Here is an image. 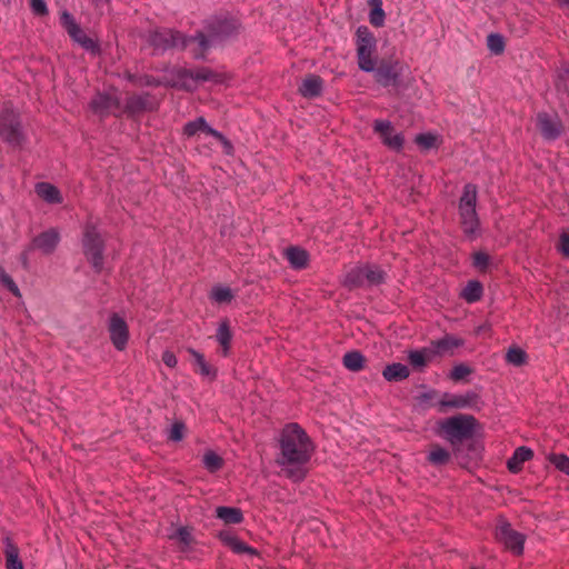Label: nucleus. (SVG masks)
<instances>
[{
	"instance_id": "nucleus-10",
	"label": "nucleus",
	"mask_w": 569,
	"mask_h": 569,
	"mask_svg": "<svg viewBox=\"0 0 569 569\" xmlns=\"http://www.w3.org/2000/svg\"><path fill=\"white\" fill-rule=\"evenodd\" d=\"M536 123L538 130L546 140H556L563 131L560 119L557 116H550L546 112L537 114Z\"/></svg>"
},
{
	"instance_id": "nucleus-32",
	"label": "nucleus",
	"mask_w": 569,
	"mask_h": 569,
	"mask_svg": "<svg viewBox=\"0 0 569 569\" xmlns=\"http://www.w3.org/2000/svg\"><path fill=\"white\" fill-rule=\"evenodd\" d=\"M190 355L193 357L197 366H198V371L201 376H204V377H209L211 379H213L216 377V369H213L206 360H204V357L203 355H201L200 352L193 350V349H190L189 350Z\"/></svg>"
},
{
	"instance_id": "nucleus-22",
	"label": "nucleus",
	"mask_w": 569,
	"mask_h": 569,
	"mask_svg": "<svg viewBox=\"0 0 569 569\" xmlns=\"http://www.w3.org/2000/svg\"><path fill=\"white\" fill-rule=\"evenodd\" d=\"M37 194L49 203H61L62 198L58 188L48 182H40L36 186Z\"/></svg>"
},
{
	"instance_id": "nucleus-16",
	"label": "nucleus",
	"mask_w": 569,
	"mask_h": 569,
	"mask_svg": "<svg viewBox=\"0 0 569 569\" xmlns=\"http://www.w3.org/2000/svg\"><path fill=\"white\" fill-rule=\"evenodd\" d=\"M375 79L383 87L396 84L399 78V71L396 64H386L375 68Z\"/></svg>"
},
{
	"instance_id": "nucleus-34",
	"label": "nucleus",
	"mask_w": 569,
	"mask_h": 569,
	"mask_svg": "<svg viewBox=\"0 0 569 569\" xmlns=\"http://www.w3.org/2000/svg\"><path fill=\"white\" fill-rule=\"evenodd\" d=\"M482 296V286L478 281H469L468 284L465 287V289L461 292V297L467 302H476L478 301Z\"/></svg>"
},
{
	"instance_id": "nucleus-55",
	"label": "nucleus",
	"mask_w": 569,
	"mask_h": 569,
	"mask_svg": "<svg viewBox=\"0 0 569 569\" xmlns=\"http://www.w3.org/2000/svg\"><path fill=\"white\" fill-rule=\"evenodd\" d=\"M4 273H6L4 269L2 267H0V278H2V274H4Z\"/></svg>"
},
{
	"instance_id": "nucleus-30",
	"label": "nucleus",
	"mask_w": 569,
	"mask_h": 569,
	"mask_svg": "<svg viewBox=\"0 0 569 569\" xmlns=\"http://www.w3.org/2000/svg\"><path fill=\"white\" fill-rule=\"evenodd\" d=\"M463 345V340L453 336H446L442 339L433 342V346L439 353L451 352L453 349Z\"/></svg>"
},
{
	"instance_id": "nucleus-36",
	"label": "nucleus",
	"mask_w": 569,
	"mask_h": 569,
	"mask_svg": "<svg viewBox=\"0 0 569 569\" xmlns=\"http://www.w3.org/2000/svg\"><path fill=\"white\" fill-rule=\"evenodd\" d=\"M210 298L218 303H228L233 299V292L229 287L216 286L210 292Z\"/></svg>"
},
{
	"instance_id": "nucleus-49",
	"label": "nucleus",
	"mask_w": 569,
	"mask_h": 569,
	"mask_svg": "<svg viewBox=\"0 0 569 569\" xmlns=\"http://www.w3.org/2000/svg\"><path fill=\"white\" fill-rule=\"evenodd\" d=\"M60 19H61L62 26L67 29L69 34L79 28V26L76 23L73 17L67 11H63L61 13Z\"/></svg>"
},
{
	"instance_id": "nucleus-48",
	"label": "nucleus",
	"mask_w": 569,
	"mask_h": 569,
	"mask_svg": "<svg viewBox=\"0 0 569 569\" xmlns=\"http://www.w3.org/2000/svg\"><path fill=\"white\" fill-rule=\"evenodd\" d=\"M471 373V369L466 365H457L450 372V378L455 381H459Z\"/></svg>"
},
{
	"instance_id": "nucleus-13",
	"label": "nucleus",
	"mask_w": 569,
	"mask_h": 569,
	"mask_svg": "<svg viewBox=\"0 0 569 569\" xmlns=\"http://www.w3.org/2000/svg\"><path fill=\"white\" fill-rule=\"evenodd\" d=\"M91 108L97 113L119 112L120 98L116 91L98 93L91 101Z\"/></svg>"
},
{
	"instance_id": "nucleus-45",
	"label": "nucleus",
	"mask_w": 569,
	"mask_h": 569,
	"mask_svg": "<svg viewBox=\"0 0 569 569\" xmlns=\"http://www.w3.org/2000/svg\"><path fill=\"white\" fill-rule=\"evenodd\" d=\"M416 142L425 150L436 147L437 137L431 133H421L416 137Z\"/></svg>"
},
{
	"instance_id": "nucleus-9",
	"label": "nucleus",
	"mask_w": 569,
	"mask_h": 569,
	"mask_svg": "<svg viewBox=\"0 0 569 569\" xmlns=\"http://www.w3.org/2000/svg\"><path fill=\"white\" fill-rule=\"evenodd\" d=\"M108 330L114 348L119 351L124 350L129 340V329L123 318L113 313L109 319Z\"/></svg>"
},
{
	"instance_id": "nucleus-5",
	"label": "nucleus",
	"mask_w": 569,
	"mask_h": 569,
	"mask_svg": "<svg viewBox=\"0 0 569 569\" xmlns=\"http://www.w3.org/2000/svg\"><path fill=\"white\" fill-rule=\"evenodd\" d=\"M477 420L469 415H457L440 422V428L447 439L452 443H458L472 438Z\"/></svg>"
},
{
	"instance_id": "nucleus-54",
	"label": "nucleus",
	"mask_w": 569,
	"mask_h": 569,
	"mask_svg": "<svg viewBox=\"0 0 569 569\" xmlns=\"http://www.w3.org/2000/svg\"><path fill=\"white\" fill-rule=\"evenodd\" d=\"M162 361L169 368H174L177 366V358L174 353L169 350L162 353Z\"/></svg>"
},
{
	"instance_id": "nucleus-35",
	"label": "nucleus",
	"mask_w": 569,
	"mask_h": 569,
	"mask_svg": "<svg viewBox=\"0 0 569 569\" xmlns=\"http://www.w3.org/2000/svg\"><path fill=\"white\" fill-rule=\"evenodd\" d=\"M376 49V39L367 27L357 30V48Z\"/></svg>"
},
{
	"instance_id": "nucleus-11",
	"label": "nucleus",
	"mask_w": 569,
	"mask_h": 569,
	"mask_svg": "<svg viewBox=\"0 0 569 569\" xmlns=\"http://www.w3.org/2000/svg\"><path fill=\"white\" fill-rule=\"evenodd\" d=\"M373 130L377 132L383 144L388 148L399 151L403 146V138L400 133H396L391 122L386 120H376Z\"/></svg>"
},
{
	"instance_id": "nucleus-53",
	"label": "nucleus",
	"mask_w": 569,
	"mask_h": 569,
	"mask_svg": "<svg viewBox=\"0 0 569 569\" xmlns=\"http://www.w3.org/2000/svg\"><path fill=\"white\" fill-rule=\"evenodd\" d=\"M559 250L565 257L569 258V234L568 233H562L560 236Z\"/></svg>"
},
{
	"instance_id": "nucleus-19",
	"label": "nucleus",
	"mask_w": 569,
	"mask_h": 569,
	"mask_svg": "<svg viewBox=\"0 0 569 569\" xmlns=\"http://www.w3.org/2000/svg\"><path fill=\"white\" fill-rule=\"evenodd\" d=\"M284 257L293 269H305L309 262V253L299 247H289Z\"/></svg>"
},
{
	"instance_id": "nucleus-42",
	"label": "nucleus",
	"mask_w": 569,
	"mask_h": 569,
	"mask_svg": "<svg viewBox=\"0 0 569 569\" xmlns=\"http://www.w3.org/2000/svg\"><path fill=\"white\" fill-rule=\"evenodd\" d=\"M548 459L559 471L569 476V458L566 455L552 453Z\"/></svg>"
},
{
	"instance_id": "nucleus-52",
	"label": "nucleus",
	"mask_w": 569,
	"mask_h": 569,
	"mask_svg": "<svg viewBox=\"0 0 569 569\" xmlns=\"http://www.w3.org/2000/svg\"><path fill=\"white\" fill-rule=\"evenodd\" d=\"M237 26L231 21H223L219 23L216 34L217 36H229L236 30Z\"/></svg>"
},
{
	"instance_id": "nucleus-51",
	"label": "nucleus",
	"mask_w": 569,
	"mask_h": 569,
	"mask_svg": "<svg viewBox=\"0 0 569 569\" xmlns=\"http://www.w3.org/2000/svg\"><path fill=\"white\" fill-rule=\"evenodd\" d=\"M0 282L14 296H20V290L13 279L6 272L2 274V278H0Z\"/></svg>"
},
{
	"instance_id": "nucleus-29",
	"label": "nucleus",
	"mask_w": 569,
	"mask_h": 569,
	"mask_svg": "<svg viewBox=\"0 0 569 569\" xmlns=\"http://www.w3.org/2000/svg\"><path fill=\"white\" fill-rule=\"evenodd\" d=\"M216 515L226 523L236 525L240 523L243 519L241 510L233 507H218L216 509Z\"/></svg>"
},
{
	"instance_id": "nucleus-56",
	"label": "nucleus",
	"mask_w": 569,
	"mask_h": 569,
	"mask_svg": "<svg viewBox=\"0 0 569 569\" xmlns=\"http://www.w3.org/2000/svg\"><path fill=\"white\" fill-rule=\"evenodd\" d=\"M183 87L190 88L189 84L186 81H183Z\"/></svg>"
},
{
	"instance_id": "nucleus-18",
	"label": "nucleus",
	"mask_w": 569,
	"mask_h": 569,
	"mask_svg": "<svg viewBox=\"0 0 569 569\" xmlns=\"http://www.w3.org/2000/svg\"><path fill=\"white\" fill-rule=\"evenodd\" d=\"M221 541L229 547L234 553H248L250 556H257L258 552L256 549L249 547L243 541H241L238 537L229 533V532H222L220 535Z\"/></svg>"
},
{
	"instance_id": "nucleus-28",
	"label": "nucleus",
	"mask_w": 569,
	"mask_h": 569,
	"mask_svg": "<svg viewBox=\"0 0 569 569\" xmlns=\"http://www.w3.org/2000/svg\"><path fill=\"white\" fill-rule=\"evenodd\" d=\"M170 539L176 540L181 551H187L194 543L192 532L187 527H181L177 531L170 535Z\"/></svg>"
},
{
	"instance_id": "nucleus-17",
	"label": "nucleus",
	"mask_w": 569,
	"mask_h": 569,
	"mask_svg": "<svg viewBox=\"0 0 569 569\" xmlns=\"http://www.w3.org/2000/svg\"><path fill=\"white\" fill-rule=\"evenodd\" d=\"M322 88V79L319 76L309 74L303 79L299 87V91L306 98H313L320 96Z\"/></svg>"
},
{
	"instance_id": "nucleus-26",
	"label": "nucleus",
	"mask_w": 569,
	"mask_h": 569,
	"mask_svg": "<svg viewBox=\"0 0 569 569\" xmlns=\"http://www.w3.org/2000/svg\"><path fill=\"white\" fill-rule=\"evenodd\" d=\"M410 371L407 366L402 363H392L387 366L382 376L388 381H400L406 379L409 376Z\"/></svg>"
},
{
	"instance_id": "nucleus-44",
	"label": "nucleus",
	"mask_w": 569,
	"mask_h": 569,
	"mask_svg": "<svg viewBox=\"0 0 569 569\" xmlns=\"http://www.w3.org/2000/svg\"><path fill=\"white\" fill-rule=\"evenodd\" d=\"M487 46L491 52L499 54L505 49L503 38L500 34L491 33L488 36Z\"/></svg>"
},
{
	"instance_id": "nucleus-15",
	"label": "nucleus",
	"mask_w": 569,
	"mask_h": 569,
	"mask_svg": "<svg viewBox=\"0 0 569 569\" xmlns=\"http://www.w3.org/2000/svg\"><path fill=\"white\" fill-rule=\"evenodd\" d=\"M178 74L183 80L190 79L193 81H211L214 83L224 81V77L222 74L216 73L208 68H199L194 70L181 69Z\"/></svg>"
},
{
	"instance_id": "nucleus-37",
	"label": "nucleus",
	"mask_w": 569,
	"mask_h": 569,
	"mask_svg": "<svg viewBox=\"0 0 569 569\" xmlns=\"http://www.w3.org/2000/svg\"><path fill=\"white\" fill-rule=\"evenodd\" d=\"M432 353L433 351L429 349L413 350L409 352L408 359L413 367L421 368L426 366Z\"/></svg>"
},
{
	"instance_id": "nucleus-47",
	"label": "nucleus",
	"mask_w": 569,
	"mask_h": 569,
	"mask_svg": "<svg viewBox=\"0 0 569 569\" xmlns=\"http://www.w3.org/2000/svg\"><path fill=\"white\" fill-rule=\"evenodd\" d=\"M186 432V426L182 422H174L169 431V439L172 441H180L183 439Z\"/></svg>"
},
{
	"instance_id": "nucleus-46",
	"label": "nucleus",
	"mask_w": 569,
	"mask_h": 569,
	"mask_svg": "<svg viewBox=\"0 0 569 569\" xmlns=\"http://www.w3.org/2000/svg\"><path fill=\"white\" fill-rule=\"evenodd\" d=\"M490 263V257L482 251L476 252L473 254V266L480 271L487 270Z\"/></svg>"
},
{
	"instance_id": "nucleus-38",
	"label": "nucleus",
	"mask_w": 569,
	"mask_h": 569,
	"mask_svg": "<svg viewBox=\"0 0 569 569\" xmlns=\"http://www.w3.org/2000/svg\"><path fill=\"white\" fill-rule=\"evenodd\" d=\"M385 281V272L375 266L366 264V286H376Z\"/></svg>"
},
{
	"instance_id": "nucleus-50",
	"label": "nucleus",
	"mask_w": 569,
	"mask_h": 569,
	"mask_svg": "<svg viewBox=\"0 0 569 569\" xmlns=\"http://www.w3.org/2000/svg\"><path fill=\"white\" fill-rule=\"evenodd\" d=\"M30 8L36 16H47L48 7L44 0H30Z\"/></svg>"
},
{
	"instance_id": "nucleus-21",
	"label": "nucleus",
	"mask_w": 569,
	"mask_h": 569,
	"mask_svg": "<svg viewBox=\"0 0 569 569\" xmlns=\"http://www.w3.org/2000/svg\"><path fill=\"white\" fill-rule=\"evenodd\" d=\"M533 452L531 449L527 447H519L513 452L512 457L508 460L507 466L508 469L516 473L521 470L522 463L532 458Z\"/></svg>"
},
{
	"instance_id": "nucleus-4",
	"label": "nucleus",
	"mask_w": 569,
	"mask_h": 569,
	"mask_svg": "<svg viewBox=\"0 0 569 569\" xmlns=\"http://www.w3.org/2000/svg\"><path fill=\"white\" fill-rule=\"evenodd\" d=\"M477 188L468 183L459 201V216L463 233L470 238L478 234L479 219L476 212Z\"/></svg>"
},
{
	"instance_id": "nucleus-27",
	"label": "nucleus",
	"mask_w": 569,
	"mask_h": 569,
	"mask_svg": "<svg viewBox=\"0 0 569 569\" xmlns=\"http://www.w3.org/2000/svg\"><path fill=\"white\" fill-rule=\"evenodd\" d=\"M151 102L148 96L137 94L131 96L126 101V109L130 113H138L151 109Z\"/></svg>"
},
{
	"instance_id": "nucleus-43",
	"label": "nucleus",
	"mask_w": 569,
	"mask_h": 569,
	"mask_svg": "<svg viewBox=\"0 0 569 569\" xmlns=\"http://www.w3.org/2000/svg\"><path fill=\"white\" fill-rule=\"evenodd\" d=\"M507 361L515 366H521L526 362L527 355L520 348H510L506 355Z\"/></svg>"
},
{
	"instance_id": "nucleus-31",
	"label": "nucleus",
	"mask_w": 569,
	"mask_h": 569,
	"mask_svg": "<svg viewBox=\"0 0 569 569\" xmlns=\"http://www.w3.org/2000/svg\"><path fill=\"white\" fill-rule=\"evenodd\" d=\"M342 362L347 369L359 371L363 368L365 357L359 351H351L343 356Z\"/></svg>"
},
{
	"instance_id": "nucleus-39",
	"label": "nucleus",
	"mask_w": 569,
	"mask_h": 569,
	"mask_svg": "<svg viewBox=\"0 0 569 569\" xmlns=\"http://www.w3.org/2000/svg\"><path fill=\"white\" fill-rule=\"evenodd\" d=\"M428 459L431 463L441 466L449 461L450 453L439 446H433L429 452Z\"/></svg>"
},
{
	"instance_id": "nucleus-40",
	"label": "nucleus",
	"mask_w": 569,
	"mask_h": 569,
	"mask_svg": "<svg viewBox=\"0 0 569 569\" xmlns=\"http://www.w3.org/2000/svg\"><path fill=\"white\" fill-rule=\"evenodd\" d=\"M202 462L210 472H214L222 467L223 459L216 452L209 450L203 455Z\"/></svg>"
},
{
	"instance_id": "nucleus-8",
	"label": "nucleus",
	"mask_w": 569,
	"mask_h": 569,
	"mask_svg": "<svg viewBox=\"0 0 569 569\" xmlns=\"http://www.w3.org/2000/svg\"><path fill=\"white\" fill-rule=\"evenodd\" d=\"M496 537L513 555L519 556L522 553L525 536L513 530L505 520H500L498 522Z\"/></svg>"
},
{
	"instance_id": "nucleus-14",
	"label": "nucleus",
	"mask_w": 569,
	"mask_h": 569,
	"mask_svg": "<svg viewBox=\"0 0 569 569\" xmlns=\"http://www.w3.org/2000/svg\"><path fill=\"white\" fill-rule=\"evenodd\" d=\"M60 241L59 231L54 228L48 229L32 240V247L44 254L52 253Z\"/></svg>"
},
{
	"instance_id": "nucleus-41",
	"label": "nucleus",
	"mask_w": 569,
	"mask_h": 569,
	"mask_svg": "<svg viewBox=\"0 0 569 569\" xmlns=\"http://www.w3.org/2000/svg\"><path fill=\"white\" fill-rule=\"evenodd\" d=\"M370 3L375 4L369 16L370 23L375 27L383 26L385 12L381 8V0H370Z\"/></svg>"
},
{
	"instance_id": "nucleus-2",
	"label": "nucleus",
	"mask_w": 569,
	"mask_h": 569,
	"mask_svg": "<svg viewBox=\"0 0 569 569\" xmlns=\"http://www.w3.org/2000/svg\"><path fill=\"white\" fill-rule=\"evenodd\" d=\"M82 252L96 272H101L104 264V239L92 221H87L81 237Z\"/></svg>"
},
{
	"instance_id": "nucleus-25",
	"label": "nucleus",
	"mask_w": 569,
	"mask_h": 569,
	"mask_svg": "<svg viewBox=\"0 0 569 569\" xmlns=\"http://www.w3.org/2000/svg\"><path fill=\"white\" fill-rule=\"evenodd\" d=\"M376 49L357 48V58L359 68L366 72H372L376 67V60L373 58Z\"/></svg>"
},
{
	"instance_id": "nucleus-7",
	"label": "nucleus",
	"mask_w": 569,
	"mask_h": 569,
	"mask_svg": "<svg viewBox=\"0 0 569 569\" xmlns=\"http://www.w3.org/2000/svg\"><path fill=\"white\" fill-rule=\"evenodd\" d=\"M182 133L187 138H194L199 133H204L207 136H211L214 139H217L219 142L222 143L226 153H231L232 151V144L230 141L219 131L211 128L204 118L199 117L193 121H189L183 126Z\"/></svg>"
},
{
	"instance_id": "nucleus-6",
	"label": "nucleus",
	"mask_w": 569,
	"mask_h": 569,
	"mask_svg": "<svg viewBox=\"0 0 569 569\" xmlns=\"http://www.w3.org/2000/svg\"><path fill=\"white\" fill-rule=\"evenodd\" d=\"M0 138L13 147L21 146L23 141L19 116L8 104L0 111Z\"/></svg>"
},
{
	"instance_id": "nucleus-12",
	"label": "nucleus",
	"mask_w": 569,
	"mask_h": 569,
	"mask_svg": "<svg viewBox=\"0 0 569 569\" xmlns=\"http://www.w3.org/2000/svg\"><path fill=\"white\" fill-rule=\"evenodd\" d=\"M478 401V395L475 392H467L465 395L445 393L439 400L440 411L447 408L463 409L472 407Z\"/></svg>"
},
{
	"instance_id": "nucleus-24",
	"label": "nucleus",
	"mask_w": 569,
	"mask_h": 569,
	"mask_svg": "<svg viewBox=\"0 0 569 569\" xmlns=\"http://www.w3.org/2000/svg\"><path fill=\"white\" fill-rule=\"evenodd\" d=\"M343 283L348 288L366 286V266H358L351 268L347 272Z\"/></svg>"
},
{
	"instance_id": "nucleus-23",
	"label": "nucleus",
	"mask_w": 569,
	"mask_h": 569,
	"mask_svg": "<svg viewBox=\"0 0 569 569\" xmlns=\"http://www.w3.org/2000/svg\"><path fill=\"white\" fill-rule=\"evenodd\" d=\"M216 339L221 346V353L222 356L227 357L230 351V345L232 339V333L229 327V322L227 320H223L219 323V327L217 329Z\"/></svg>"
},
{
	"instance_id": "nucleus-20",
	"label": "nucleus",
	"mask_w": 569,
	"mask_h": 569,
	"mask_svg": "<svg viewBox=\"0 0 569 569\" xmlns=\"http://www.w3.org/2000/svg\"><path fill=\"white\" fill-rule=\"evenodd\" d=\"M3 555L7 569H23L22 561L19 558V549L10 538L4 539Z\"/></svg>"
},
{
	"instance_id": "nucleus-33",
	"label": "nucleus",
	"mask_w": 569,
	"mask_h": 569,
	"mask_svg": "<svg viewBox=\"0 0 569 569\" xmlns=\"http://www.w3.org/2000/svg\"><path fill=\"white\" fill-rule=\"evenodd\" d=\"M70 37L77 43H79L83 49H86L88 51H91V52H97L98 51V46H97L96 41L93 39H91L90 37H88L81 30L80 27L78 29H76L72 33H70Z\"/></svg>"
},
{
	"instance_id": "nucleus-3",
	"label": "nucleus",
	"mask_w": 569,
	"mask_h": 569,
	"mask_svg": "<svg viewBox=\"0 0 569 569\" xmlns=\"http://www.w3.org/2000/svg\"><path fill=\"white\" fill-rule=\"evenodd\" d=\"M147 41L156 50H167L170 48H184L190 42H198L201 49L209 47L210 41L203 33H198L194 38L187 40L181 33L170 29L150 31Z\"/></svg>"
},
{
	"instance_id": "nucleus-1",
	"label": "nucleus",
	"mask_w": 569,
	"mask_h": 569,
	"mask_svg": "<svg viewBox=\"0 0 569 569\" xmlns=\"http://www.w3.org/2000/svg\"><path fill=\"white\" fill-rule=\"evenodd\" d=\"M311 452L312 445L303 429L297 423L287 425L281 432L280 456L277 460L281 471L295 481L303 479V465L309 461Z\"/></svg>"
}]
</instances>
